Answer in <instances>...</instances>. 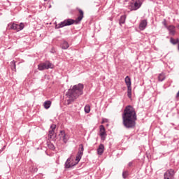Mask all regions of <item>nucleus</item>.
I'll list each match as a JSON object with an SVG mask.
<instances>
[{
	"label": "nucleus",
	"mask_w": 179,
	"mask_h": 179,
	"mask_svg": "<svg viewBox=\"0 0 179 179\" xmlns=\"http://www.w3.org/2000/svg\"><path fill=\"white\" fill-rule=\"evenodd\" d=\"M122 124L127 129H133L136 127V121L138 117L135 108L132 106H127L125 107L122 115Z\"/></svg>",
	"instance_id": "1"
},
{
	"label": "nucleus",
	"mask_w": 179,
	"mask_h": 179,
	"mask_svg": "<svg viewBox=\"0 0 179 179\" xmlns=\"http://www.w3.org/2000/svg\"><path fill=\"white\" fill-rule=\"evenodd\" d=\"M85 86L82 83L75 85L72 88H70L66 93V96L69 99H67V106H69L72 101H75L79 96L83 94V89Z\"/></svg>",
	"instance_id": "2"
},
{
	"label": "nucleus",
	"mask_w": 179,
	"mask_h": 179,
	"mask_svg": "<svg viewBox=\"0 0 179 179\" xmlns=\"http://www.w3.org/2000/svg\"><path fill=\"white\" fill-rule=\"evenodd\" d=\"M77 10H78L79 15L76 20L70 18L64 20L58 24H55V29H61L62 27H65V26H72L73 23H76V24L80 23V22H82V19L85 17V13H83V10L79 8H77Z\"/></svg>",
	"instance_id": "3"
},
{
	"label": "nucleus",
	"mask_w": 179,
	"mask_h": 179,
	"mask_svg": "<svg viewBox=\"0 0 179 179\" xmlns=\"http://www.w3.org/2000/svg\"><path fill=\"white\" fill-rule=\"evenodd\" d=\"M38 71H44L45 69H54V64L50 62L41 63L38 65Z\"/></svg>",
	"instance_id": "4"
},
{
	"label": "nucleus",
	"mask_w": 179,
	"mask_h": 179,
	"mask_svg": "<svg viewBox=\"0 0 179 179\" xmlns=\"http://www.w3.org/2000/svg\"><path fill=\"white\" fill-rule=\"evenodd\" d=\"M57 128V125L52 124L50 126V129L49 130L48 134V139H52V141H55V138H57V134H55V129Z\"/></svg>",
	"instance_id": "5"
},
{
	"label": "nucleus",
	"mask_w": 179,
	"mask_h": 179,
	"mask_svg": "<svg viewBox=\"0 0 179 179\" xmlns=\"http://www.w3.org/2000/svg\"><path fill=\"white\" fill-rule=\"evenodd\" d=\"M84 151H85V148L83 147V144H80L78 148V152L76 157V164H78V163L80 162V159H82V156H83Z\"/></svg>",
	"instance_id": "6"
},
{
	"label": "nucleus",
	"mask_w": 179,
	"mask_h": 179,
	"mask_svg": "<svg viewBox=\"0 0 179 179\" xmlns=\"http://www.w3.org/2000/svg\"><path fill=\"white\" fill-rule=\"evenodd\" d=\"M9 26H10L11 30H16L17 31H20V30L24 29V24L23 22L19 24L16 23L9 24Z\"/></svg>",
	"instance_id": "7"
},
{
	"label": "nucleus",
	"mask_w": 179,
	"mask_h": 179,
	"mask_svg": "<svg viewBox=\"0 0 179 179\" xmlns=\"http://www.w3.org/2000/svg\"><path fill=\"white\" fill-rule=\"evenodd\" d=\"M59 136L62 139L64 143H67L69 141V135L65 133V130H62L59 131Z\"/></svg>",
	"instance_id": "8"
},
{
	"label": "nucleus",
	"mask_w": 179,
	"mask_h": 179,
	"mask_svg": "<svg viewBox=\"0 0 179 179\" xmlns=\"http://www.w3.org/2000/svg\"><path fill=\"white\" fill-rule=\"evenodd\" d=\"M141 6H142V3L141 2V0L136 1L134 3H130L131 10H138V9L141 8Z\"/></svg>",
	"instance_id": "9"
},
{
	"label": "nucleus",
	"mask_w": 179,
	"mask_h": 179,
	"mask_svg": "<svg viewBox=\"0 0 179 179\" xmlns=\"http://www.w3.org/2000/svg\"><path fill=\"white\" fill-rule=\"evenodd\" d=\"M99 136L101 137V141H106L107 133L106 132V127H104V125H101L99 127Z\"/></svg>",
	"instance_id": "10"
},
{
	"label": "nucleus",
	"mask_w": 179,
	"mask_h": 179,
	"mask_svg": "<svg viewBox=\"0 0 179 179\" xmlns=\"http://www.w3.org/2000/svg\"><path fill=\"white\" fill-rule=\"evenodd\" d=\"M73 161V159H72V158H68L64 164L65 169H71V167H73V166H76V164H78L76 162L75 164L72 162Z\"/></svg>",
	"instance_id": "11"
},
{
	"label": "nucleus",
	"mask_w": 179,
	"mask_h": 179,
	"mask_svg": "<svg viewBox=\"0 0 179 179\" xmlns=\"http://www.w3.org/2000/svg\"><path fill=\"white\" fill-rule=\"evenodd\" d=\"M174 169H169L168 170L164 175V179H173V177H174Z\"/></svg>",
	"instance_id": "12"
},
{
	"label": "nucleus",
	"mask_w": 179,
	"mask_h": 179,
	"mask_svg": "<svg viewBox=\"0 0 179 179\" xmlns=\"http://www.w3.org/2000/svg\"><path fill=\"white\" fill-rule=\"evenodd\" d=\"M147 27H148V20H141L139 24L140 30H145Z\"/></svg>",
	"instance_id": "13"
},
{
	"label": "nucleus",
	"mask_w": 179,
	"mask_h": 179,
	"mask_svg": "<svg viewBox=\"0 0 179 179\" xmlns=\"http://www.w3.org/2000/svg\"><path fill=\"white\" fill-rule=\"evenodd\" d=\"M166 29L169 30V34L172 36H174L176 34V27H174L173 25H169L167 27Z\"/></svg>",
	"instance_id": "14"
},
{
	"label": "nucleus",
	"mask_w": 179,
	"mask_h": 179,
	"mask_svg": "<svg viewBox=\"0 0 179 179\" xmlns=\"http://www.w3.org/2000/svg\"><path fill=\"white\" fill-rule=\"evenodd\" d=\"M104 153V144H100L97 149V154L101 156Z\"/></svg>",
	"instance_id": "15"
},
{
	"label": "nucleus",
	"mask_w": 179,
	"mask_h": 179,
	"mask_svg": "<svg viewBox=\"0 0 179 179\" xmlns=\"http://www.w3.org/2000/svg\"><path fill=\"white\" fill-rule=\"evenodd\" d=\"M124 81H125V83L127 86V89H129V88H132L131 87V78H129V76H127L124 79Z\"/></svg>",
	"instance_id": "16"
},
{
	"label": "nucleus",
	"mask_w": 179,
	"mask_h": 179,
	"mask_svg": "<svg viewBox=\"0 0 179 179\" xmlns=\"http://www.w3.org/2000/svg\"><path fill=\"white\" fill-rule=\"evenodd\" d=\"M61 47L62 50H68V48H69V43H68L66 41H64L62 43Z\"/></svg>",
	"instance_id": "17"
},
{
	"label": "nucleus",
	"mask_w": 179,
	"mask_h": 179,
	"mask_svg": "<svg viewBox=\"0 0 179 179\" xmlns=\"http://www.w3.org/2000/svg\"><path fill=\"white\" fill-rule=\"evenodd\" d=\"M125 20H127V15H122L119 21L120 26H122L125 23Z\"/></svg>",
	"instance_id": "18"
},
{
	"label": "nucleus",
	"mask_w": 179,
	"mask_h": 179,
	"mask_svg": "<svg viewBox=\"0 0 179 179\" xmlns=\"http://www.w3.org/2000/svg\"><path fill=\"white\" fill-rule=\"evenodd\" d=\"M52 102L51 101H46L43 103V107L45 108V110H48L50 107H51Z\"/></svg>",
	"instance_id": "19"
},
{
	"label": "nucleus",
	"mask_w": 179,
	"mask_h": 179,
	"mask_svg": "<svg viewBox=\"0 0 179 179\" xmlns=\"http://www.w3.org/2000/svg\"><path fill=\"white\" fill-rule=\"evenodd\" d=\"M164 79H166V76L164 75V73H159V75L158 76L159 82H163V80H164Z\"/></svg>",
	"instance_id": "20"
},
{
	"label": "nucleus",
	"mask_w": 179,
	"mask_h": 179,
	"mask_svg": "<svg viewBox=\"0 0 179 179\" xmlns=\"http://www.w3.org/2000/svg\"><path fill=\"white\" fill-rule=\"evenodd\" d=\"M10 64L12 71H15V72H16V62L13 61Z\"/></svg>",
	"instance_id": "21"
},
{
	"label": "nucleus",
	"mask_w": 179,
	"mask_h": 179,
	"mask_svg": "<svg viewBox=\"0 0 179 179\" xmlns=\"http://www.w3.org/2000/svg\"><path fill=\"white\" fill-rule=\"evenodd\" d=\"M127 96L129 99L132 97V88H127Z\"/></svg>",
	"instance_id": "22"
},
{
	"label": "nucleus",
	"mask_w": 179,
	"mask_h": 179,
	"mask_svg": "<svg viewBox=\"0 0 179 179\" xmlns=\"http://www.w3.org/2000/svg\"><path fill=\"white\" fill-rule=\"evenodd\" d=\"M170 41H171V44H173V45H176V44H178L179 39L178 38L176 40L173 38H171Z\"/></svg>",
	"instance_id": "23"
},
{
	"label": "nucleus",
	"mask_w": 179,
	"mask_h": 179,
	"mask_svg": "<svg viewBox=\"0 0 179 179\" xmlns=\"http://www.w3.org/2000/svg\"><path fill=\"white\" fill-rule=\"evenodd\" d=\"M84 110H85V113H86V114H89V113H90V106L86 105L84 108Z\"/></svg>",
	"instance_id": "24"
},
{
	"label": "nucleus",
	"mask_w": 179,
	"mask_h": 179,
	"mask_svg": "<svg viewBox=\"0 0 179 179\" xmlns=\"http://www.w3.org/2000/svg\"><path fill=\"white\" fill-rule=\"evenodd\" d=\"M48 147L50 149V150H55V146L52 143H48Z\"/></svg>",
	"instance_id": "25"
},
{
	"label": "nucleus",
	"mask_w": 179,
	"mask_h": 179,
	"mask_svg": "<svg viewBox=\"0 0 179 179\" xmlns=\"http://www.w3.org/2000/svg\"><path fill=\"white\" fill-rule=\"evenodd\" d=\"M122 177L123 178H127V177H128V171H124L122 172Z\"/></svg>",
	"instance_id": "26"
},
{
	"label": "nucleus",
	"mask_w": 179,
	"mask_h": 179,
	"mask_svg": "<svg viewBox=\"0 0 179 179\" xmlns=\"http://www.w3.org/2000/svg\"><path fill=\"white\" fill-rule=\"evenodd\" d=\"M162 24H164V26H165L166 29L167 27H169V26H167V22L166 21V19H164V21L162 22Z\"/></svg>",
	"instance_id": "27"
},
{
	"label": "nucleus",
	"mask_w": 179,
	"mask_h": 179,
	"mask_svg": "<svg viewBox=\"0 0 179 179\" xmlns=\"http://www.w3.org/2000/svg\"><path fill=\"white\" fill-rule=\"evenodd\" d=\"M133 164H134V163L132 162H129L128 166H129V167H132Z\"/></svg>",
	"instance_id": "28"
},
{
	"label": "nucleus",
	"mask_w": 179,
	"mask_h": 179,
	"mask_svg": "<svg viewBox=\"0 0 179 179\" xmlns=\"http://www.w3.org/2000/svg\"><path fill=\"white\" fill-rule=\"evenodd\" d=\"M5 149V146H3L1 149H0V153L1 152H3V150Z\"/></svg>",
	"instance_id": "29"
},
{
	"label": "nucleus",
	"mask_w": 179,
	"mask_h": 179,
	"mask_svg": "<svg viewBox=\"0 0 179 179\" xmlns=\"http://www.w3.org/2000/svg\"><path fill=\"white\" fill-rule=\"evenodd\" d=\"M178 50H179V43H178Z\"/></svg>",
	"instance_id": "30"
},
{
	"label": "nucleus",
	"mask_w": 179,
	"mask_h": 179,
	"mask_svg": "<svg viewBox=\"0 0 179 179\" xmlns=\"http://www.w3.org/2000/svg\"><path fill=\"white\" fill-rule=\"evenodd\" d=\"M44 1H47V0H44Z\"/></svg>",
	"instance_id": "31"
}]
</instances>
